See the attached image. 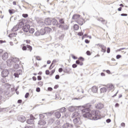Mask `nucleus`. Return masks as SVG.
Here are the masks:
<instances>
[{
    "label": "nucleus",
    "instance_id": "obj_1",
    "mask_svg": "<svg viewBox=\"0 0 128 128\" xmlns=\"http://www.w3.org/2000/svg\"><path fill=\"white\" fill-rule=\"evenodd\" d=\"M86 107L82 106L81 108L82 114H83L84 118H89L90 120H98L100 118V113L98 110H92L91 113L90 112V108L92 106L90 104H87L86 105Z\"/></svg>",
    "mask_w": 128,
    "mask_h": 128
},
{
    "label": "nucleus",
    "instance_id": "obj_2",
    "mask_svg": "<svg viewBox=\"0 0 128 128\" xmlns=\"http://www.w3.org/2000/svg\"><path fill=\"white\" fill-rule=\"evenodd\" d=\"M73 122L76 126H78L82 124V120H80V117H77L74 118L73 120Z\"/></svg>",
    "mask_w": 128,
    "mask_h": 128
},
{
    "label": "nucleus",
    "instance_id": "obj_3",
    "mask_svg": "<svg viewBox=\"0 0 128 128\" xmlns=\"http://www.w3.org/2000/svg\"><path fill=\"white\" fill-rule=\"evenodd\" d=\"M10 74V70L8 69L3 70L1 72L2 78H7Z\"/></svg>",
    "mask_w": 128,
    "mask_h": 128
},
{
    "label": "nucleus",
    "instance_id": "obj_4",
    "mask_svg": "<svg viewBox=\"0 0 128 128\" xmlns=\"http://www.w3.org/2000/svg\"><path fill=\"white\" fill-rule=\"evenodd\" d=\"M58 28H61V30H68V26L66 24H64L63 25L62 24L58 25Z\"/></svg>",
    "mask_w": 128,
    "mask_h": 128
},
{
    "label": "nucleus",
    "instance_id": "obj_5",
    "mask_svg": "<svg viewBox=\"0 0 128 128\" xmlns=\"http://www.w3.org/2000/svg\"><path fill=\"white\" fill-rule=\"evenodd\" d=\"M80 111L74 112L72 114V118H80Z\"/></svg>",
    "mask_w": 128,
    "mask_h": 128
},
{
    "label": "nucleus",
    "instance_id": "obj_6",
    "mask_svg": "<svg viewBox=\"0 0 128 128\" xmlns=\"http://www.w3.org/2000/svg\"><path fill=\"white\" fill-rule=\"evenodd\" d=\"M18 120L21 122H24L26 120V118L24 116H18Z\"/></svg>",
    "mask_w": 128,
    "mask_h": 128
},
{
    "label": "nucleus",
    "instance_id": "obj_7",
    "mask_svg": "<svg viewBox=\"0 0 128 128\" xmlns=\"http://www.w3.org/2000/svg\"><path fill=\"white\" fill-rule=\"evenodd\" d=\"M30 28V24H27V25L24 26L22 27V30L24 32H28Z\"/></svg>",
    "mask_w": 128,
    "mask_h": 128
},
{
    "label": "nucleus",
    "instance_id": "obj_8",
    "mask_svg": "<svg viewBox=\"0 0 128 128\" xmlns=\"http://www.w3.org/2000/svg\"><path fill=\"white\" fill-rule=\"evenodd\" d=\"M34 117H30V119H28L26 120V122L28 124H34Z\"/></svg>",
    "mask_w": 128,
    "mask_h": 128
},
{
    "label": "nucleus",
    "instance_id": "obj_9",
    "mask_svg": "<svg viewBox=\"0 0 128 128\" xmlns=\"http://www.w3.org/2000/svg\"><path fill=\"white\" fill-rule=\"evenodd\" d=\"M22 70H18L14 74V78H18L20 77V74H22Z\"/></svg>",
    "mask_w": 128,
    "mask_h": 128
},
{
    "label": "nucleus",
    "instance_id": "obj_10",
    "mask_svg": "<svg viewBox=\"0 0 128 128\" xmlns=\"http://www.w3.org/2000/svg\"><path fill=\"white\" fill-rule=\"evenodd\" d=\"M95 107L98 110H102L104 108V104L102 103H98V104H95Z\"/></svg>",
    "mask_w": 128,
    "mask_h": 128
},
{
    "label": "nucleus",
    "instance_id": "obj_11",
    "mask_svg": "<svg viewBox=\"0 0 128 128\" xmlns=\"http://www.w3.org/2000/svg\"><path fill=\"white\" fill-rule=\"evenodd\" d=\"M98 45L100 48L102 52H106V46L100 44H98Z\"/></svg>",
    "mask_w": 128,
    "mask_h": 128
},
{
    "label": "nucleus",
    "instance_id": "obj_12",
    "mask_svg": "<svg viewBox=\"0 0 128 128\" xmlns=\"http://www.w3.org/2000/svg\"><path fill=\"white\" fill-rule=\"evenodd\" d=\"M54 114V112H46V113H44L43 114H39L40 118V120H42V118H44V114L48 115V114Z\"/></svg>",
    "mask_w": 128,
    "mask_h": 128
},
{
    "label": "nucleus",
    "instance_id": "obj_13",
    "mask_svg": "<svg viewBox=\"0 0 128 128\" xmlns=\"http://www.w3.org/2000/svg\"><path fill=\"white\" fill-rule=\"evenodd\" d=\"M70 128H72V124H70V123L68 122H66L62 126V128H70Z\"/></svg>",
    "mask_w": 128,
    "mask_h": 128
},
{
    "label": "nucleus",
    "instance_id": "obj_14",
    "mask_svg": "<svg viewBox=\"0 0 128 128\" xmlns=\"http://www.w3.org/2000/svg\"><path fill=\"white\" fill-rule=\"evenodd\" d=\"M106 88H107V90H113L114 86L112 84H108L106 86Z\"/></svg>",
    "mask_w": 128,
    "mask_h": 128
},
{
    "label": "nucleus",
    "instance_id": "obj_15",
    "mask_svg": "<svg viewBox=\"0 0 128 128\" xmlns=\"http://www.w3.org/2000/svg\"><path fill=\"white\" fill-rule=\"evenodd\" d=\"M44 29H45V32H46V34H50V32H52V28L48 26L44 27Z\"/></svg>",
    "mask_w": 128,
    "mask_h": 128
},
{
    "label": "nucleus",
    "instance_id": "obj_16",
    "mask_svg": "<svg viewBox=\"0 0 128 128\" xmlns=\"http://www.w3.org/2000/svg\"><path fill=\"white\" fill-rule=\"evenodd\" d=\"M52 24H53V26H58V20H56L55 18H53L52 20Z\"/></svg>",
    "mask_w": 128,
    "mask_h": 128
},
{
    "label": "nucleus",
    "instance_id": "obj_17",
    "mask_svg": "<svg viewBox=\"0 0 128 128\" xmlns=\"http://www.w3.org/2000/svg\"><path fill=\"white\" fill-rule=\"evenodd\" d=\"M8 52L4 53L2 56V58L4 60H8Z\"/></svg>",
    "mask_w": 128,
    "mask_h": 128
},
{
    "label": "nucleus",
    "instance_id": "obj_18",
    "mask_svg": "<svg viewBox=\"0 0 128 128\" xmlns=\"http://www.w3.org/2000/svg\"><path fill=\"white\" fill-rule=\"evenodd\" d=\"M12 57H10L9 59H8L6 61L7 62V64H8V66H12Z\"/></svg>",
    "mask_w": 128,
    "mask_h": 128
},
{
    "label": "nucleus",
    "instance_id": "obj_19",
    "mask_svg": "<svg viewBox=\"0 0 128 128\" xmlns=\"http://www.w3.org/2000/svg\"><path fill=\"white\" fill-rule=\"evenodd\" d=\"M68 110L69 112H74V110H76V106H70L68 107Z\"/></svg>",
    "mask_w": 128,
    "mask_h": 128
},
{
    "label": "nucleus",
    "instance_id": "obj_20",
    "mask_svg": "<svg viewBox=\"0 0 128 128\" xmlns=\"http://www.w3.org/2000/svg\"><path fill=\"white\" fill-rule=\"evenodd\" d=\"M80 18V15L78 14H74L72 17V20H78Z\"/></svg>",
    "mask_w": 128,
    "mask_h": 128
},
{
    "label": "nucleus",
    "instance_id": "obj_21",
    "mask_svg": "<svg viewBox=\"0 0 128 128\" xmlns=\"http://www.w3.org/2000/svg\"><path fill=\"white\" fill-rule=\"evenodd\" d=\"M46 124V122L44 120H39L38 122V124H40V126H44Z\"/></svg>",
    "mask_w": 128,
    "mask_h": 128
},
{
    "label": "nucleus",
    "instance_id": "obj_22",
    "mask_svg": "<svg viewBox=\"0 0 128 128\" xmlns=\"http://www.w3.org/2000/svg\"><path fill=\"white\" fill-rule=\"evenodd\" d=\"M12 62L14 64H16V62H20V59H18V58H17L12 57Z\"/></svg>",
    "mask_w": 128,
    "mask_h": 128
},
{
    "label": "nucleus",
    "instance_id": "obj_23",
    "mask_svg": "<svg viewBox=\"0 0 128 128\" xmlns=\"http://www.w3.org/2000/svg\"><path fill=\"white\" fill-rule=\"evenodd\" d=\"M45 24H46L47 26H51L52 20H50V19H46L45 20Z\"/></svg>",
    "mask_w": 128,
    "mask_h": 128
},
{
    "label": "nucleus",
    "instance_id": "obj_24",
    "mask_svg": "<svg viewBox=\"0 0 128 128\" xmlns=\"http://www.w3.org/2000/svg\"><path fill=\"white\" fill-rule=\"evenodd\" d=\"M2 86H4L5 88H7V90L10 88V84L8 83H5L2 85Z\"/></svg>",
    "mask_w": 128,
    "mask_h": 128
},
{
    "label": "nucleus",
    "instance_id": "obj_25",
    "mask_svg": "<svg viewBox=\"0 0 128 128\" xmlns=\"http://www.w3.org/2000/svg\"><path fill=\"white\" fill-rule=\"evenodd\" d=\"M3 78H2L0 80V82H2V84H6V82H8L6 80V77H2Z\"/></svg>",
    "mask_w": 128,
    "mask_h": 128
},
{
    "label": "nucleus",
    "instance_id": "obj_26",
    "mask_svg": "<svg viewBox=\"0 0 128 128\" xmlns=\"http://www.w3.org/2000/svg\"><path fill=\"white\" fill-rule=\"evenodd\" d=\"M40 34L41 36H44V34H46V29L42 28L40 30Z\"/></svg>",
    "mask_w": 128,
    "mask_h": 128
},
{
    "label": "nucleus",
    "instance_id": "obj_27",
    "mask_svg": "<svg viewBox=\"0 0 128 128\" xmlns=\"http://www.w3.org/2000/svg\"><path fill=\"white\" fill-rule=\"evenodd\" d=\"M60 112H55V116L56 118H60L61 116Z\"/></svg>",
    "mask_w": 128,
    "mask_h": 128
},
{
    "label": "nucleus",
    "instance_id": "obj_28",
    "mask_svg": "<svg viewBox=\"0 0 128 128\" xmlns=\"http://www.w3.org/2000/svg\"><path fill=\"white\" fill-rule=\"evenodd\" d=\"M92 92L94 94H96V92H98V88L96 86H94L92 88Z\"/></svg>",
    "mask_w": 128,
    "mask_h": 128
},
{
    "label": "nucleus",
    "instance_id": "obj_29",
    "mask_svg": "<svg viewBox=\"0 0 128 128\" xmlns=\"http://www.w3.org/2000/svg\"><path fill=\"white\" fill-rule=\"evenodd\" d=\"M17 34H18L16 32H14V33L9 34L8 36V38H14V36H16Z\"/></svg>",
    "mask_w": 128,
    "mask_h": 128
},
{
    "label": "nucleus",
    "instance_id": "obj_30",
    "mask_svg": "<svg viewBox=\"0 0 128 128\" xmlns=\"http://www.w3.org/2000/svg\"><path fill=\"white\" fill-rule=\"evenodd\" d=\"M59 22L60 24H62V26L64 24V18L59 19Z\"/></svg>",
    "mask_w": 128,
    "mask_h": 128
},
{
    "label": "nucleus",
    "instance_id": "obj_31",
    "mask_svg": "<svg viewBox=\"0 0 128 128\" xmlns=\"http://www.w3.org/2000/svg\"><path fill=\"white\" fill-rule=\"evenodd\" d=\"M76 64H78L79 66H84V62H80V60H77L76 62Z\"/></svg>",
    "mask_w": 128,
    "mask_h": 128
},
{
    "label": "nucleus",
    "instance_id": "obj_32",
    "mask_svg": "<svg viewBox=\"0 0 128 128\" xmlns=\"http://www.w3.org/2000/svg\"><path fill=\"white\" fill-rule=\"evenodd\" d=\"M74 30H78L80 28V26L77 24H74Z\"/></svg>",
    "mask_w": 128,
    "mask_h": 128
},
{
    "label": "nucleus",
    "instance_id": "obj_33",
    "mask_svg": "<svg viewBox=\"0 0 128 128\" xmlns=\"http://www.w3.org/2000/svg\"><path fill=\"white\" fill-rule=\"evenodd\" d=\"M101 92H106L108 89L106 88H102L100 89Z\"/></svg>",
    "mask_w": 128,
    "mask_h": 128
},
{
    "label": "nucleus",
    "instance_id": "obj_34",
    "mask_svg": "<svg viewBox=\"0 0 128 128\" xmlns=\"http://www.w3.org/2000/svg\"><path fill=\"white\" fill-rule=\"evenodd\" d=\"M64 70V72H66L67 74H68V72H70V68L68 67L65 68Z\"/></svg>",
    "mask_w": 128,
    "mask_h": 128
},
{
    "label": "nucleus",
    "instance_id": "obj_35",
    "mask_svg": "<svg viewBox=\"0 0 128 128\" xmlns=\"http://www.w3.org/2000/svg\"><path fill=\"white\" fill-rule=\"evenodd\" d=\"M27 50L32 52V47L30 45H27Z\"/></svg>",
    "mask_w": 128,
    "mask_h": 128
},
{
    "label": "nucleus",
    "instance_id": "obj_36",
    "mask_svg": "<svg viewBox=\"0 0 128 128\" xmlns=\"http://www.w3.org/2000/svg\"><path fill=\"white\" fill-rule=\"evenodd\" d=\"M98 20H100V22H102V24H108V22L106 21V20H104L102 18H100V19H98Z\"/></svg>",
    "mask_w": 128,
    "mask_h": 128
},
{
    "label": "nucleus",
    "instance_id": "obj_37",
    "mask_svg": "<svg viewBox=\"0 0 128 128\" xmlns=\"http://www.w3.org/2000/svg\"><path fill=\"white\" fill-rule=\"evenodd\" d=\"M29 34H32L34 32V28H29V31H28Z\"/></svg>",
    "mask_w": 128,
    "mask_h": 128
},
{
    "label": "nucleus",
    "instance_id": "obj_38",
    "mask_svg": "<svg viewBox=\"0 0 128 128\" xmlns=\"http://www.w3.org/2000/svg\"><path fill=\"white\" fill-rule=\"evenodd\" d=\"M18 30V27H16V26H14L13 27V28H12V32H16Z\"/></svg>",
    "mask_w": 128,
    "mask_h": 128
},
{
    "label": "nucleus",
    "instance_id": "obj_39",
    "mask_svg": "<svg viewBox=\"0 0 128 128\" xmlns=\"http://www.w3.org/2000/svg\"><path fill=\"white\" fill-rule=\"evenodd\" d=\"M4 94L5 96H8V94H10V90H5Z\"/></svg>",
    "mask_w": 128,
    "mask_h": 128
},
{
    "label": "nucleus",
    "instance_id": "obj_40",
    "mask_svg": "<svg viewBox=\"0 0 128 128\" xmlns=\"http://www.w3.org/2000/svg\"><path fill=\"white\" fill-rule=\"evenodd\" d=\"M14 68H15L16 70H18V68H20V65L18 64H16L14 66Z\"/></svg>",
    "mask_w": 128,
    "mask_h": 128
},
{
    "label": "nucleus",
    "instance_id": "obj_41",
    "mask_svg": "<svg viewBox=\"0 0 128 128\" xmlns=\"http://www.w3.org/2000/svg\"><path fill=\"white\" fill-rule=\"evenodd\" d=\"M66 111V108L63 107L61 108H60V112H64Z\"/></svg>",
    "mask_w": 128,
    "mask_h": 128
},
{
    "label": "nucleus",
    "instance_id": "obj_42",
    "mask_svg": "<svg viewBox=\"0 0 128 128\" xmlns=\"http://www.w3.org/2000/svg\"><path fill=\"white\" fill-rule=\"evenodd\" d=\"M34 35L36 36H40V32H36L35 34H34Z\"/></svg>",
    "mask_w": 128,
    "mask_h": 128
},
{
    "label": "nucleus",
    "instance_id": "obj_43",
    "mask_svg": "<svg viewBox=\"0 0 128 128\" xmlns=\"http://www.w3.org/2000/svg\"><path fill=\"white\" fill-rule=\"evenodd\" d=\"M64 34H62L61 36L59 37L60 40H62L64 39Z\"/></svg>",
    "mask_w": 128,
    "mask_h": 128
},
{
    "label": "nucleus",
    "instance_id": "obj_44",
    "mask_svg": "<svg viewBox=\"0 0 128 128\" xmlns=\"http://www.w3.org/2000/svg\"><path fill=\"white\" fill-rule=\"evenodd\" d=\"M58 62V60H54L51 64H54Z\"/></svg>",
    "mask_w": 128,
    "mask_h": 128
},
{
    "label": "nucleus",
    "instance_id": "obj_45",
    "mask_svg": "<svg viewBox=\"0 0 128 128\" xmlns=\"http://www.w3.org/2000/svg\"><path fill=\"white\" fill-rule=\"evenodd\" d=\"M22 16H23V18H28V14H22Z\"/></svg>",
    "mask_w": 128,
    "mask_h": 128
},
{
    "label": "nucleus",
    "instance_id": "obj_46",
    "mask_svg": "<svg viewBox=\"0 0 128 128\" xmlns=\"http://www.w3.org/2000/svg\"><path fill=\"white\" fill-rule=\"evenodd\" d=\"M56 124H58V126H60V120H56Z\"/></svg>",
    "mask_w": 128,
    "mask_h": 128
},
{
    "label": "nucleus",
    "instance_id": "obj_47",
    "mask_svg": "<svg viewBox=\"0 0 128 128\" xmlns=\"http://www.w3.org/2000/svg\"><path fill=\"white\" fill-rule=\"evenodd\" d=\"M22 50H27V46H22Z\"/></svg>",
    "mask_w": 128,
    "mask_h": 128
},
{
    "label": "nucleus",
    "instance_id": "obj_48",
    "mask_svg": "<svg viewBox=\"0 0 128 128\" xmlns=\"http://www.w3.org/2000/svg\"><path fill=\"white\" fill-rule=\"evenodd\" d=\"M29 96H30V93L26 92L24 96L25 98H28Z\"/></svg>",
    "mask_w": 128,
    "mask_h": 128
},
{
    "label": "nucleus",
    "instance_id": "obj_49",
    "mask_svg": "<svg viewBox=\"0 0 128 128\" xmlns=\"http://www.w3.org/2000/svg\"><path fill=\"white\" fill-rule=\"evenodd\" d=\"M78 60H82V62H84V58H83L82 56H80Z\"/></svg>",
    "mask_w": 128,
    "mask_h": 128
},
{
    "label": "nucleus",
    "instance_id": "obj_50",
    "mask_svg": "<svg viewBox=\"0 0 128 128\" xmlns=\"http://www.w3.org/2000/svg\"><path fill=\"white\" fill-rule=\"evenodd\" d=\"M106 52L107 54H110V47L107 48Z\"/></svg>",
    "mask_w": 128,
    "mask_h": 128
},
{
    "label": "nucleus",
    "instance_id": "obj_51",
    "mask_svg": "<svg viewBox=\"0 0 128 128\" xmlns=\"http://www.w3.org/2000/svg\"><path fill=\"white\" fill-rule=\"evenodd\" d=\"M78 34L80 36H84V32H78Z\"/></svg>",
    "mask_w": 128,
    "mask_h": 128
},
{
    "label": "nucleus",
    "instance_id": "obj_52",
    "mask_svg": "<svg viewBox=\"0 0 128 128\" xmlns=\"http://www.w3.org/2000/svg\"><path fill=\"white\" fill-rule=\"evenodd\" d=\"M72 57L74 60H78V57L74 56V54H72Z\"/></svg>",
    "mask_w": 128,
    "mask_h": 128
},
{
    "label": "nucleus",
    "instance_id": "obj_53",
    "mask_svg": "<svg viewBox=\"0 0 128 128\" xmlns=\"http://www.w3.org/2000/svg\"><path fill=\"white\" fill-rule=\"evenodd\" d=\"M78 66L77 64H74L72 65V68H76Z\"/></svg>",
    "mask_w": 128,
    "mask_h": 128
},
{
    "label": "nucleus",
    "instance_id": "obj_54",
    "mask_svg": "<svg viewBox=\"0 0 128 128\" xmlns=\"http://www.w3.org/2000/svg\"><path fill=\"white\" fill-rule=\"evenodd\" d=\"M120 58H122V56L121 55L118 54L116 56V58H117V60H120Z\"/></svg>",
    "mask_w": 128,
    "mask_h": 128
},
{
    "label": "nucleus",
    "instance_id": "obj_55",
    "mask_svg": "<svg viewBox=\"0 0 128 128\" xmlns=\"http://www.w3.org/2000/svg\"><path fill=\"white\" fill-rule=\"evenodd\" d=\"M36 60H42V58H40V56H36Z\"/></svg>",
    "mask_w": 128,
    "mask_h": 128
},
{
    "label": "nucleus",
    "instance_id": "obj_56",
    "mask_svg": "<svg viewBox=\"0 0 128 128\" xmlns=\"http://www.w3.org/2000/svg\"><path fill=\"white\" fill-rule=\"evenodd\" d=\"M8 12L10 14H14V10H9Z\"/></svg>",
    "mask_w": 128,
    "mask_h": 128
},
{
    "label": "nucleus",
    "instance_id": "obj_57",
    "mask_svg": "<svg viewBox=\"0 0 128 128\" xmlns=\"http://www.w3.org/2000/svg\"><path fill=\"white\" fill-rule=\"evenodd\" d=\"M86 54L87 56H90V54H92V53H90V52L89 50L86 51Z\"/></svg>",
    "mask_w": 128,
    "mask_h": 128
},
{
    "label": "nucleus",
    "instance_id": "obj_58",
    "mask_svg": "<svg viewBox=\"0 0 128 128\" xmlns=\"http://www.w3.org/2000/svg\"><path fill=\"white\" fill-rule=\"evenodd\" d=\"M50 72L49 70H46V74L47 76H48V74H50Z\"/></svg>",
    "mask_w": 128,
    "mask_h": 128
},
{
    "label": "nucleus",
    "instance_id": "obj_59",
    "mask_svg": "<svg viewBox=\"0 0 128 128\" xmlns=\"http://www.w3.org/2000/svg\"><path fill=\"white\" fill-rule=\"evenodd\" d=\"M110 122H112V120L110 118H108L106 120V122H107L108 124H110Z\"/></svg>",
    "mask_w": 128,
    "mask_h": 128
},
{
    "label": "nucleus",
    "instance_id": "obj_60",
    "mask_svg": "<svg viewBox=\"0 0 128 128\" xmlns=\"http://www.w3.org/2000/svg\"><path fill=\"white\" fill-rule=\"evenodd\" d=\"M38 84L39 86H44V83L42 82H39Z\"/></svg>",
    "mask_w": 128,
    "mask_h": 128
},
{
    "label": "nucleus",
    "instance_id": "obj_61",
    "mask_svg": "<svg viewBox=\"0 0 128 128\" xmlns=\"http://www.w3.org/2000/svg\"><path fill=\"white\" fill-rule=\"evenodd\" d=\"M37 80H42V76H38Z\"/></svg>",
    "mask_w": 128,
    "mask_h": 128
},
{
    "label": "nucleus",
    "instance_id": "obj_62",
    "mask_svg": "<svg viewBox=\"0 0 128 128\" xmlns=\"http://www.w3.org/2000/svg\"><path fill=\"white\" fill-rule=\"evenodd\" d=\"M56 80H60V75L57 74L55 76Z\"/></svg>",
    "mask_w": 128,
    "mask_h": 128
},
{
    "label": "nucleus",
    "instance_id": "obj_63",
    "mask_svg": "<svg viewBox=\"0 0 128 128\" xmlns=\"http://www.w3.org/2000/svg\"><path fill=\"white\" fill-rule=\"evenodd\" d=\"M78 24H80V26H82V24H84V22H80V21H78Z\"/></svg>",
    "mask_w": 128,
    "mask_h": 128
},
{
    "label": "nucleus",
    "instance_id": "obj_64",
    "mask_svg": "<svg viewBox=\"0 0 128 128\" xmlns=\"http://www.w3.org/2000/svg\"><path fill=\"white\" fill-rule=\"evenodd\" d=\"M62 70H64V69H62V68H60L58 69V72H62Z\"/></svg>",
    "mask_w": 128,
    "mask_h": 128
}]
</instances>
